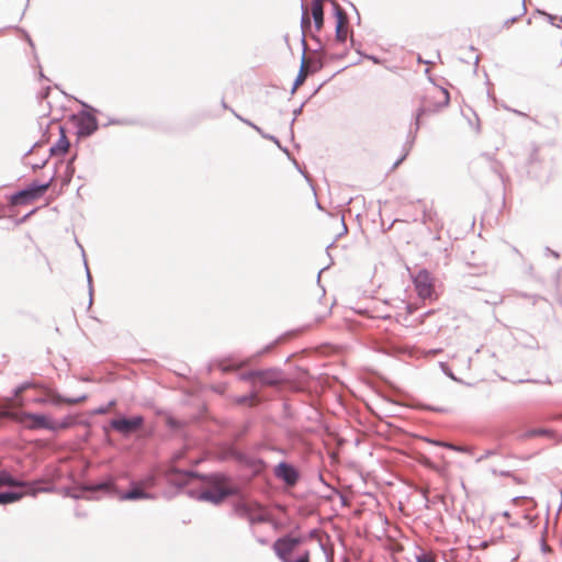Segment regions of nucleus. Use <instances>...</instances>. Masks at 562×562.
<instances>
[{"mask_svg":"<svg viewBox=\"0 0 562 562\" xmlns=\"http://www.w3.org/2000/svg\"><path fill=\"white\" fill-rule=\"evenodd\" d=\"M3 416L21 424L23 427L30 430L47 429L52 431H58L71 426L69 418L56 422L46 415L27 412H5L3 413Z\"/></svg>","mask_w":562,"mask_h":562,"instance_id":"1","label":"nucleus"},{"mask_svg":"<svg viewBox=\"0 0 562 562\" xmlns=\"http://www.w3.org/2000/svg\"><path fill=\"white\" fill-rule=\"evenodd\" d=\"M414 285L418 296L423 300L430 299L434 293V283L430 273L427 270H420L414 277Z\"/></svg>","mask_w":562,"mask_h":562,"instance_id":"2","label":"nucleus"},{"mask_svg":"<svg viewBox=\"0 0 562 562\" xmlns=\"http://www.w3.org/2000/svg\"><path fill=\"white\" fill-rule=\"evenodd\" d=\"M36 483H29L25 481L15 480L9 472L2 471L0 472V486H21L25 487L26 491L24 494L35 496L38 492H48L50 488L48 487H42L37 488L35 487Z\"/></svg>","mask_w":562,"mask_h":562,"instance_id":"3","label":"nucleus"},{"mask_svg":"<svg viewBox=\"0 0 562 562\" xmlns=\"http://www.w3.org/2000/svg\"><path fill=\"white\" fill-rule=\"evenodd\" d=\"M297 544L299 540L295 538H280L274 542L273 550L282 562H293L290 555Z\"/></svg>","mask_w":562,"mask_h":562,"instance_id":"4","label":"nucleus"},{"mask_svg":"<svg viewBox=\"0 0 562 562\" xmlns=\"http://www.w3.org/2000/svg\"><path fill=\"white\" fill-rule=\"evenodd\" d=\"M110 424L114 430L123 435H127L140 428L144 424V418L142 416H133L132 418H116L112 419Z\"/></svg>","mask_w":562,"mask_h":562,"instance_id":"5","label":"nucleus"},{"mask_svg":"<svg viewBox=\"0 0 562 562\" xmlns=\"http://www.w3.org/2000/svg\"><path fill=\"white\" fill-rule=\"evenodd\" d=\"M276 475L279 479L283 480L289 485L295 484L299 477L295 469L292 465L284 462L280 463L276 468Z\"/></svg>","mask_w":562,"mask_h":562,"instance_id":"6","label":"nucleus"},{"mask_svg":"<svg viewBox=\"0 0 562 562\" xmlns=\"http://www.w3.org/2000/svg\"><path fill=\"white\" fill-rule=\"evenodd\" d=\"M154 496L146 491L142 490L136 483H132V488L127 492H123L119 495L121 501H136V499H148Z\"/></svg>","mask_w":562,"mask_h":562,"instance_id":"7","label":"nucleus"},{"mask_svg":"<svg viewBox=\"0 0 562 562\" xmlns=\"http://www.w3.org/2000/svg\"><path fill=\"white\" fill-rule=\"evenodd\" d=\"M228 495H229V491H227L225 488L216 487V488L206 490V491L202 492L200 494L199 498L202 501L211 502L213 504H218L222 501H224Z\"/></svg>","mask_w":562,"mask_h":562,"instance_id":"8","label":"nucleus"},{"mask_svg":"<svg viewBox=\"0 0 562 562\" xmlns=\"http://www.w3.org/2000/svg\"><path fill=\"white\" fill-rule=\"evenodd\" d=\"M248 376L258 379L265 384H276L280 381V375L277 371H256L249 373Z\"/></svg>","mask_w":562,"mask_h":562,"instance_id":"9","label":"nucleus"},{"mask_svg":"<svg viewBox=\"0 0 562 562\" xmlns=\"http://www.w3.org/2000/svg\"><path fill=\"white\" fill-rule=\"evenodd\" d=\"M312 16L314 20V25L317 31H319L324 23V10H323V0H313L312 1Z\"/></svg>","mask_w":562,"mask_h":562,"instance_id":"10","label":"nucleus"},{"mask_svg":"<svg viewBox=\"0 0 562 562\" xmlns=\"http://www.w3.org/2000/svg\"><path fill=\"white\" fill-rule=\"evenodd\" d=\"M34 199L32 198V192L29 191V189H23L16 193H14L11 198V202L13 204H25V203H29L31 201H33Z\"/></svg>","mask_w":562,"mask_h":562,"instance_id":"11","label":"nucleus"},{"mask_svg":"<svg viewBox=\"0 0 562 562\" xmlns=\"http://www.w3.org/2000/svg\"><path fill=\"white\" fill-rule=\"evenodd\" d=\"M24 493H18V492H2L0 493V505H7L12 504L18 501H20Z\"/></svg>","mask_w":562,"mask_h":562,"instance_id":"12","label":"nucleus"},{"mask_svg":"<svg viewBox=\"0 0 562 562\" xmlns=\"http://www.w3.org/2000/svg\"><path fill=\"white\" fill-rule=\"evenodd\" d=\"M50 186V182H46V183H37V182H33L30 187H27L29 191L32 192V198L33 199H37L40 198L44 192L47 191V189L49 188Z\"/></svg>","mask_w":562,"mask_h":562,"instance_id":"13","label":"nucleus"},{"mask_svg":"<svg viewBox=\"0 0 562 562\" xmlns=\"http://www.w3.org/2000/svg\"><path fill=\"white\" fill-rule=\"evenodd\" d=\"M69 143L65 136H61L55 146L50 148V154H65L68 150Z\"/></svg>","mask_w":562,"mask_h":562,"instance_id":"14","label":"nucleus"},{"mask_svg":"<svg viewBox=\"0 0 562 562\" xmlns=\"http://www.w3.org/2000/svg\"><path fill=\"white\" fill-rule=\"evenodd\" d=\"M86 398H87L86 395H82V396L77 397V398H66V397H61L60 395H56V396H53L50 402L53 404H55V405H58L60 403L77 404V403H80V402L85 401Z\"/></svg>","mask_w":562,"mask_h":562,"instance_id":"15","label":"nucleus"},{"mask_svg":"<svg viewBox=\"0 0 562 562\" xmlns=\"http://www.w3.org/2000/svg\"><path fill=\"white\" fill-rule=\"evenodd\" d=\"M434 98H436L441 105H447L449 102V93L446 89H435Z\"/></svg>","mask_w":562,"mask_h":562,"instance_id":"16","label":"nucleus"},{"mask_svg":"<svg viewBox=\"0 0 562 562\" xmlns=\"http://www.w3.org/2000/svg\"><path fill=\"white\" fill-rule=\"evenodd\" d=\"M337 14H338V23H337V26H336V36L340 41H344L345 37H346V31H342V25H344L345 16H344L341 11H338Z\"/></svg>","mask_w":562,"mask_h":562,"instance_id":"17","label":"nucleus"},{"mask_svg":"<svg viewBox=\"0 0 562 562\" xmlns=\"http://www.w3.org/2000/svg\"><path fill=\"white\" fill-rule=\"evenodd\" d=\"M423 222L437 224V213L432 209H425L423 212Z\"/></svg>","mask_w":562,"mask_h":562,"instance_id":"18","label":"nucleus"},{"mask_svg":"<svg viewBox=\"0 0 562 562\" xmlns=\"http://www.w3.org/2000/svg\"><path fill=\"white\" fill-rule=\"evenodd\" d=\"M306 78V71H305V59L303 58L302 59V64H301V69H300V72L294 81V86H293V89H296L300 85H302L304 82Z\"/></svg>","mask_w":562,"mask_h":562,"instance_id":"19","label":"nucleus"},{"mask_svg":"<svg viewBox=\"0 0 562 562\" xmlns=\"http://www.w3.org/2000/svg\"><path fill=\"white\" fill-rule=\"evenodd\" d=\"M87 122H88L87 126L81 127V130L85 131V133L89 135V134H92L98 128V125H97L95 119L92 116H88Z\"/></svg>","mask_w":562,"mask_h":562,"instance_id":"20","label":"nucleus"},{"mask_svg":"<svg viewBox=\"0 0 562 562\" xmlns=\"http://www.w3.org/2000/svg\"><path fill=\"white\" fill-rule=\"evenodd\" d=\"M136 484L139 485L142 487V490L145 491L146 488L154 486L155 479L153 476H147V477L140 480L139 482H136Z\"/></svg>","mask_w":562,"mask_h":562,"instance_id":"21","label":"nucleus"},{"mask_svg":"<svg viewBox=\"0 0 562 562\" xmlns=\"http://www.w3.org/2000/svg\"><path fill=\"white\" fill-rule=\"evenodd\" d=\"M417 562H435V559L431 553L428 552H420L416 555Z\"/></svg>","mask_w":562,"mask_h":562,"instance_id":"22","label":"nucleus"},{"mask_svg":"<svg viewBox=\"0 0 562 562\" xmlns=\"http://www.w3.org/2000/svg\"><path fill=\"white\" fill-rule=\"evenodd\" d=\"M550 431L547 429L538 428V429H531L525 434V437H535V436H544L549 435Z\"/></svg>","mask_w":562,"mask_h":562,"instance_id":"23","label":"nucleus"},{"mask_svg":"<svg viewBox=\"0 0 562 562\" xmlns=\"http://www.w3.org/2000/svg\"><path fill=\"white\" fill-rule=\"evenodd\" d=\"M114 405H115V401H111L108 405L100 406V407L95 408L94 414H97V415L106 414L109 412L110 407H112Z\"/></svg>","mask_w":562,"mask_h":562,"instance_id":"24","label":"nucleus"},{"mask_svg":"<svg viewBox=\"0 0 562 562\" xmlns=\"http://www.w3.org/2000/svg\"><path fill=\"white\" fill-rule=\"evenodd\" d=\"M301 25H302V29H305V27H310L311 26V20H310V16L307 14V11L306 9L303 8V14H302V19H301Z\"/></svg>","mask_w":562,"mask_h":562,"instance_id":"25","label":"nucleus"},{"mask_svg":"<svg viewBox=\"0 0 562 562\" xmlns=\"http://www.w3.org/2000/svg\"><path fill=\"white\" fill-rule=\"evenodd\" d=\"M293 562H310V554L308 552H305L304 554H302L301 557H299L295 561Z\"/></svg>","mask_w":562,"mask_h":562,"instance_id":"26","label":"nucleus"},{"mask_svg":"<svg viewBox=\"0 0 562 562\" xmlns=\"http://www.w3.org/2000/svg\"><path fill=\"white\" fill-rule=\"evenodd\" d=\"M27 387H30V384L29 383H24L22 385H20L16 390H15V395H19L20 393H22L24 390H26Z\"/></svg>","mask_w":562,"mask_h":562,"instance_id":"27","label":"nucleus"},{"mask_svg":"<svg viewBox=\"0 0 562 562\" xmlns=\"http://www.w3.org/2000/svg\"><path fill=\"white\" fill-rule=\"evenodd\" d=\"M436 443L439 445V446L447 447V448L452 449V450H458V448L456 446H453L452 443H446V442H436Z\"/></svg>","mask_w":562,"mask_h":562,"instance_id":"28","label":"nucleus"},{"mask_svg":"<svg viewBox=\"0 0 562 562\" xmlns=\"http://www.w3.org/2000/svg\"><path fill=\"white\" fill-rule=\"evenodd\" d=\"M34 403H37V404H45L46 403V398L44 397H37L34 400Z\"/></svg>","mask_w":562,"mask_h":562,"instance_id":"29","label":"nucleus"},{"mask_svg":"<svg viewBox=\"0 0 562 562\" xmlns=\"http://www.w3.org/2000/svg\"><path fill=\"white\" fill-rule=\"evenodd\" d=\"M111 486H112V484H111V483H103V484H100L98 487H99V488H105V490H109Z\"/></svg>","mask_w":562,"mask_h":562,"instance_id":"30","label":"nucleus"},{"mask_svg":"<svg viewBox=\"0 0 562 562\" xmlns=\"http://www.w3.org/2000/svg\"><path fill=\"white\" fill-rule=\"evenodd\" d=\"M263 518L262 517H251L250 518V521L254 524V522H259V521H262Z\"/></svg>","mask_w":562,"mask_h":562,"instance_id":"31","label":"nucleus"}]
</instances>
